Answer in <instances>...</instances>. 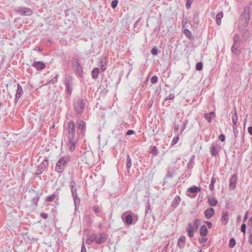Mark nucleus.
<instances>
[{"instance_id":"nucleus-1","label":"nucleus","mask_w":252,"mask_h":252,"mask_svg":"<svg viewBox=\"0 0 252 252\" xmlns=\"http://www.w3.org/2000/svg\"><path fill=\"white\" fill-rule=\"evenodd\" d=\"M67 129L68 132L67 137L69 140L67 146L70 151H73L75 149V145L77 143V139L75 136V123L73 121L69 122L67 125Z\"/></svg>"},{"instance_id":"nucleus-2","label":"nucleus","mask_w":252,"mask_h":252,"mask_svg":"<svg viewBox=\"0 0 252 252\" xmlns=\"http://www.w3.org/2000/svg\"><path fill=\"white\" fill-rule=\"evenodd\" d=\"M69 161V158L68 157H63L61 158L58 161L55 170L57 172L59 173H62L65 166L67 164Z\"/></svg>"},{"instance_id":"nucleus-3","label":"nucleus","mask_w":252,"mask_h":252,"mask_svg":"<svg viewBox=\"0 0 252 252\" xmlns=\"http://www.w3.org/2000/svg\"><path fill=\"white\" fill-rule=\"evenodd\" d=\"M200 225V220L198 219H195L192 223L188 224L187 231L188 235L190 237H192L194 235V231L197 230Z\"/></svg>"},{"instance_id":"nucleus-4","label":"nucleus","mask_w":252,"mask_h":252,"mask_svg":"<svg viewBox=\"0 0 252 252\" xmlns=\"http://www.w3.org/2000/svg\"><path fill=\"white\" fill-rule=\"evenodd\" d=\"M105 237L102 235L100 236H92L90 238L86 240L87 244H90L91 242L94 241L97 244H101L104 242Z\"/></svg>"},{"instance_id":"nucleus-5","label":"nucleus","mask_w":252,"mask_h":252,"mask_svg":"<svg viewBox=\"0 0 252 252\" xmlns=\"http://www.w3.org/2000/svg\"><path fill=\"white\" fill-rule=\"evenodd\" d=\"M85 103L82 101H79L75 103V109L78 113H82L84 108Z\"/></svg>"},{"instance_id":"nucleus-6","label":"nucleus","mask_w":252,"mask_h":252,"mask_svg":"<svg viewBox=\"0 0 252 252\" xmlns=\"http://www.w3.org/2000/svg\"><path fill=\"white\" fill-rule=\"evenodd\" d=\"M238 35H235L234 37V43L231 48L232 52L237 55L240 53V50L238 49V45L236 43V41L238 39Z\"/></svg>"},{"instance_id":"nucleus-7","label":"nucleus","mask_w":252,"mask_h":252,"mask_svg":"<svg viewBox=\"0 0 252 252\" xmlns=\"http://www.w3.org/2000/svg\"><path fill=\"white\" fill-rule=\"evenodd\" d=\"M205 216L208 219L212 218L215 214V211L213 208H209L205 211Z\"/></svg>"},{"instance_id":"nucleus-8","label":"nucleus","mask_w":252,"mask_h":252,"mask_svg":"<svg viewBox=\"0 0 252 252\" xmlns=\"http://www.w3.org/2000/svg\"><path fill=\"white\" fill-rule=\"evenodd\" d=\"M216 114L214 112H212L210 113L206 114L205 116V119L209 123L211 122L215 118Z\"/></svg>"},{"instance_id":"nucleus-9","label":"nucleus","mask_w":252,"mask_h":252,"mask_svg":"<svg viewBox=\"0 0 252 252\" xmlns=\"http://www.w3.org/2000/svg\"><path fill=\"white\" fill-rule=\"evenodd\" d=\"M33 66L37 69H42L45 67L44 63L40 62H37L34 63Z\"/></svg>"},{"instance_id":"nucleus-10","label":"nucleus","mask_w":252,"mask_h":252,"mask_svg":"<svg viewBox=\"0 0 252 252\" xmlns=\"http://www.w3.org/2000/svg\"><path fill=\"white\" fill-rule=\"evenodd\" d=\"M20 14L23 15H31L32 11L27 8H24L20 11Z\"/></svg>"},{"instance_id":"nucleus-11","label":"nucleus","mask_w":252,"mask_h":252,"mask_svg":"<svg viewBox=\"0 0 252 252\" xmlns=\"http://www.w3.org/2000/svg\"><path fill=\"white\" fill-rule=\"evenodd\" d=\"M228 220L229 218L228 213H224L221 218V223L224 225H226L228 223Z\"/></svg>"},{"instance_id":"nucleus-12","label":"nucleus","mask_w":252,"mask_h":252,"mask_svg":"<svg viewBox=\"0 0 252 252\" xmlns=\"http://www.w3.org/2000/svg\"><path fill=\"white\" fill-rule=\"evenodd\" d=\"M200 234L202 236H206L208 233V230L206 226L204 225H202L200 229Z\"/></svg>"},{"instance_id":"nucleus-13","label":"nucleus","mask_w":252,"mask_h":252,"mask_svg":"<svg viewBox=\"0 0 252 252\" xmlns=\"http://www.w3.org/2000/svg\"><path fill=\"white\" fill-rule=\"evenodd\" d=\"M236 179L234 178L231 179L229 184V188L231 189H234L236 187Z\"/></svg>"},{"instance_id":"nucleus-14","label":"nucleus","mask_w":252,"mask_h":252,"mask_svg":"<svg viewBox=\"0 0 252 252\" xmlns=\"http://www.w3.org/2000/svg\"><path fill=\"white\" fill-rule=\"evenodd\" d=\"M99 74V69L97 67L94 68L92 72V76L93 78H96Z\"/></svg>"},{"instance_id":"nucleus-15","label":"nucleus","mask_w":252,"mask_h":252,"mask_svg":"<svg viewBox=\"0 0 252 252\" xmlns=\"http://www.w3.org/2000/svg\"><path fill=\"white\" fill-rule=\"evenodd\" d=\"M208 202L212 206H216L218 203V201L214 198H209Z\"/></svg>"},{"instance_id":"nucleus-16","label":"nucleus","mask_w":252,"mask_h":252,"mask_svg":"<svg viewBox=\"0 0 252 252\" xmlns=\"http://www.w3.org/2000/svg\"><path fill=\"white\" fill-rule=\"evenodd\" d=\"M223 17V14L222 12L219 13L216 16V22L218 25L221 24V19Z\"/></svg>"},{"instance_id":"nucleus-17","label":"nucleus","mask_w":252,"mask_h":252,"mask_svg":"<svg viewBox=\"0 0 252 252\" xmlns=\"http://www.w3.org/2000/svg\"><path fill=\"white\" fill-rule=\"evenodd\" d=\"M201 190L199 187H193L188 188V191L189 192H199Z\"/></svg>"},{"instance_id":"nucleus-18","label":"nucleus","mask_w":252,"mask_h":252,"mask_svg":"<svg viewBox=\"0 0 252 252\" xmlns=\"http://www.w3.org/2000/svg\"><path fill=\"white\" fill-rule=\"evenodd\" d=\"M77 127L79 129L83 130L84 128L85 123H84V121H83L82 120H79L77 122Z\"/></svg>"},{"instance_id":"nucleus-19","label":"nucleus","mask_w":252,"mask_h":252,"mask_svg":"<svg viewBox=\"0 0 252 252\" xmlns=\"http://www.w3.org/2000/svg\"><path fill=\"white\" fill-rule=\"evenodd\" d=\"M232 123L233 124V128L236 125L238 121V116L236 112H235L233 116L232 117Z\"/></svg>"},{"instance_id":"nucleus-20","label":"nucleus","mask_w":252,"mask_h":252,"mask_svg":"<svg viewBox=\"0 0 252 252\" xmlns=\"http://www.w3.org/2000/svg\"><path fill=\"white\" fill-rule=\"evenodd\" d=\"M125 221L128 224H131L133 221L132 217L130 215H128L126 217Z\"/></svg>"},{"instance_id":"nucleus-21","label":"nucleus","mask_w":252,"mask_h":252,"mask_svg":"<svg viewBox=\"0 0 252 252\" xmlns=\"http://www.w3.org/2000/svg\"><path fill=\"white\" fill-rule=\"evenodd\" d=\"M186 241V238L184 236L181 237L178 242V245L179 247L181 246L182 244H184Z\"/></svg>"},{"instance_id":"nucleus-22","label":"nucleus","mask_w":252,"mask_h":252,"mask_svg":"<svg viewBox=\"0 0 252 252\" xmlns=\"http://www.w3.org/2000/svg\"><path fill=\"white\" fill-rule=\"evenodd\" d=\"M235 240L234 238L230 239L229 243V246L230 248H233L235 245Z\"/></svg>"},{"instance_id":"nucleus-23","label":"nucleus","mask_w":252,"mask_h":252,"mask_svg":"<svg viewBox=\"0 0 252 252\" xmlns=\"http://www.w3.org/2000/svg\"><path fill=\"white\" fill-rule=\"evenodd\" d=\"M131 166V160L130 157L129 156H127L126 159V166L128 168H130Z\"/></svg>"},{"instance_id":"nucleus-24","label":"nucleus","mask_w":252,"mask_h":252,"mask_svg":"<svg viewBox=\"0 0 252 252\" xmlns=\"http://www.w3.org/2000/svg\"><path fill=\"white\" fill-rule=\"evenodd\" d=\"M210 151L211 154L214 156H216L218 154V151L215 147H212Z\"/></svg>"},{"instance_id":"nucleus-25","label":"nucleus","mask_w":252,"mask_h":252,"mask_svg":"<svg viewBox=\"0 0 252 252\" xmlns=\"http://www.w3.org/2000/svg\"><path fill=\"white\" fill-rule=\"evenodd\" d=\"M55 198H56V195L52 194L50 196H48L46 198V200L48 201H53L55 199Z\"/></svg>"},{"instance_id":"nucleus-26","label":"nucleus","mask_w":252,"mask_h":252,"mask_svg":"<svg viewBox=\"0 0 252 252\" xmlns=\"http://www.w3.org/2000/svg\"><path fill=\"white\" fill-rule=\"evenodd\" d=\"M196 69L197 70H201L202 69V63L201 62H198L196 65Z\"/></svg>"},{"instance_id":"nucleus-27","label":"nucleus","mask_w":252,"mask_h":252,"mask_svg":"<svg viewBox=\"0 0 252 252\" xmlns=\"http://www.w3.org/2000/svg\"><path fill=\"white\" fill-rule=\"evenodd\" d=\"M118 1L117 0H114L111 2V6L113 8L116 7L118 4Z\"/></svg>"},{"instance_id":"nucleus-28","label":"nucleus","mask_w":252,"mask_h":252,"mask_svg":"<svg viewBox=\"0 0 252 252\" xmlns=\"http://www.w3.org/2000/svg\"><path fill=\"white\" fill-rule=\"evenodd\" d=\"M158 81V77L157 76H153L151 80V81L152 83L154 84L156 83Z\"/></svg>"},{"instance_id":"nucleus-29","label":"nucleus","mask_w":252,"mask_h":252,"mask_svg":"<svg viewBox=\"0 0 252 252\" xmlns=\"http://www.w3.org/2000/svg\"><path fill=\"white\" fill-rule=\"evenodd\" d=\"M151 53L153 55H156L158 54V50L156 47H154L151 50Z\"/></svg>"},{"instance_id":"nucleus-30","label":"nucleus","mask_w":252,"mask_h":252,"mask_svg":"<svg viewBox=\"0 0 252 252\" xmlns=\"http://www.w3.org/2000/svg\"><path fill=\"white\" fill-rule=\"evenodd\" d=\"M179 136H177L176 137H174L172 140V145L175 144L179 140Z\"/></svg>"},{"instance_id":"nucleus-31","label":"nucleus","mask_w":252,"mask_h":252,"mask_svg":"<svg viewBox=\"0 0 252 252\" xmlns=\"http://www.w3.org/2000/svg\"><path fill=\"white\" fill-rule=\"evenodd\" d=\"M246 225L245 223H243L241 226V231L243 233H245Z\"/></svg>"},{"instance_id":"nucleus-32","label":"nucleus","mask_w":252,"mask_h":252,"mask_svg":"<svg viewBox=\"0 0 252 252\" xmlns=\"http://www.w3.org/2000/svg\"><path fill=\"white\" fill-rule=\"evenodd\" d=\"M207 239L206 237H203L201 239H199V241L201 243H205L207 241Z\"/></svg>"},{"instance_id":"nucleus-33","label":"nucleus","mask_w":252,"mask_h":252,"mask_svg":"<svg viewBox=\"0 0 252 252\" xmlns=\"http://www.w3.org/2000/svg\"><path fill=\"white\" fill-rule=\"evenodd\" d=\"M184 33L186 35V36H188L190 35V32L189 30L186 29L184 30Z\"/></svg>"},{"instance_id":"nucleus-34","label":"nucleus","mask_w":252,"mask_h":252,"mask_svg":"<svg viewBox=\"0 0 252 252\" xmlns=\"http://www.w3.org/2000/svg\"><path fill=\"white\" fill-rule=\"evenodd\" d=\"M219 139L221 141H224V140H225V137H224V136L223 134H220V135L219 136Z\"/></svg>"},{"instance_id":"nucleus-35","label":"nucleus","mask_w":252,"mask_h":252,"mask_svg":"<svg viewBox=\"0 0 252 252\" xmlns=\"http://www.w3.org/2000/svg\"><path fill=\"white\" fill-rule=\"evenodd\" d=\"M40 216L44 219H46L48 217V215L45 213H42L40 214Z\"/></svg>"},{"instance_id":"nucleus-36","label":"nucleus","mask_w":252,"mask_h":252,"mask_svg":"<svg viewBox=\"0 0 252 252\" xmlns=\"http://www.w3.org/2000/svg\"><path fill=\"white\" fill-rule=\"evenodd\" d=\"M248 224L250 226H252V216L249 220Z\"/></svg>"},{"instance_id":"nucleus-37","label":"nucleus","mask_w":252,"mask_h":252,"mask_svg":"<svg viewBox=\"0 0 252 252\" xmlns=\"http://www.w3.org/2000/svg\"><path fill=\"white\" fill-rule=\"evenodd\" d=\"M248 131L250 134L252 135V126L249 127Z\"/></svg>"},{"instance_id":"nucleus-38","label":"nucleus","mask_w":252,"mask_h":252,"mask_svg":"<svg viewBox=\"0 0 252 252\" xmlns=\"http://www.w3.org/2000/svg\"><path fill=\"white\" fill-rule=\"evenodd\" d=\"M216 181V178L214 177H213L211 179V184H215Z\"/></svg>"},{"instance_id":"nucleus-39","label":"nucleus","mask_w":252,"mask_h":252,"mask_svg":"<svg viewBox=\"0 0 252 252\" xmlns=\"http://www.w3.org/2000/svg\"><path fill=\"white\" fill-rule=\"evenodd\" d=\"M101 68L102 70L104 71L106 69V63L101 65Z\"/></svg>"},{"instance_id":"nucleus-40","label":"nucleus","mask_w":252,"mask_h":252,"mask_svg":"<svg viewBox=\"0 0 252 252\" xmlns=\"http://www.w3.org/2000/svg\"><path fill=\"white\" fill-rule=\"evenodd\" d=\"M186 7L187 9H189L190 7V3L188 0L186 3Z\"/></svg>"},{"instance_id":"nucleus-41","label":"nucleus","mask_w":252,"mask_h":252,"mask_svg":"<svg viewBox=\"0 0 252 252\" xmlns=\"http://www.w3.org/2000/svg\"><path fill=\"white\" fill-rule=\"evenodd\" d=\"M249 242L252 245V234H251L249 237Z\"/></svg>"},{"instance_id":"nucleus-42","label":"nucleus","mask_w":252,"mask_h":252,"mask_svg":"<svg viewBox=\"0 0 252 252\" xmlns=\"http://www.w3.org/2000/svg\"><path fill=\"white\" fill-rule=\"evenodd\" d=\"M134 133V131L132 130H128L127 131V133L126 134L127 135H130V134H132Z\"/></svg>"},{"instance_id":"nucleus-43","label":"nucleus","mask_w":252,"mask_h":252,"mask_svg":"<svg viewBox=\"0 0 252 252\" xmlns=\"http://www.w3.org/2000/svg\"><path fill=\"white\" fill-rule=\"evenodd\" d=\"M214 184H210V189L211 190H213V189H214Z\"/></svg>"},{"instance_id":"nucleus-44","label":"nucleus","mask_w":252,"mask_h":252,"mask_svg":"<svg viewBox=\"0 0 252 252\" xmlns=\"http://www.w3.org/2000/svg\"><path fill=\"white\" fill-rule=\"evenodd\" d=\"M207 224L208 225L209 228H211L212 227V223L210 222L206 221Z\"/></svg>"},{"instance_id":"nucleus-45","label":"nucleus","mask_w":252,"mask_h":252,"mask_svg":"<svg viewBox=\"0 0 252 252\" xmlns=\"http://www.w3.org/2000/svg\"><path fill=\"white\" fill-rule=\"evenodd\" d=\"M78 73H79V75H80V76H82L83 73H82V69H81V70H80V71L78 70Z\"/></svg>"},{"instance_id":"nucleus-46","label":"nucleus","mask_w":252,"mask_h":252,"mask_svg":"<svg viewBox=\"0 0 252 252\" xmlns=\"http://www.w3.org/2000/svg\"><path fill=\"white\" fill-rule=\"evenodd\" d=\"M248 212H247V213L246 214L245 216L244 217V220H245L247 219V218H248Z\"/></svg>"},{"instance_id":"nucleus-47","label":"nucleus","mask_w":252,"mask_h":252,"mask_svg":"<svg viewBox=\"0 0 252 252\" xmlns=\"http://www.w3.org/2000/svg\"><path fill=\"white\" fill-rule=\"evenodd\" d=\"M94 212H95L96 213H98V209L97 208H94Z\"/></svg>"},{"instance_id":"nucleus-48","label":"nucleus","mask_w":252,"mask_h":252,"mask_svg":"<svg viewBox=\"0 0 252 252\" xmlns=\"http://www.w3.org/2000/svg\"><path fill=\"white\" fill-rule=\"evenodd\" d=\"M174 128H175V130L177 131L178 130V129H179V126H175Z\"/></svg>"},{"instance_id":"nucleus-49","label":"nucleus","mask_w":252,"mask_h":252,"mask_svg":"<svg viewBox=\"0 0 252 252\" xmlns=\"http://www.w3.org/2000/svg\"><path fill=\"white\" fill-rule=\"evenodd\" d=\"M241 216H239L238 217L237 220H241Z\"/></svg>"},{"instance_id":"nucleus-50","label":"nucleus","mask_w":252,"mask_h":252,"mask_svg":"<svg viewBox=\"0 0 252 252\" xmlns=\"http://www.w3.org/2000/svg\"><path fill=\"white\" fill-rule=\"evenodd\" d=\"M84 247H83L82 248L81 252H83V249H84Z\"/></svg>"},{"instance_id":"nucleus-51","label":"nucleus","mask_w":252,"mask_h":252,"mask_svg":"<svg viewBox=\"0 0 252 252\" xmlns=\"http://www.w3.org/2000/svg\"><path fill=\"white\" fill-rule=\"evenodd\" d=\"M54 126H55V125H53V126H52V128H53L54 127Z\"/></svg>"}]
</instances>
